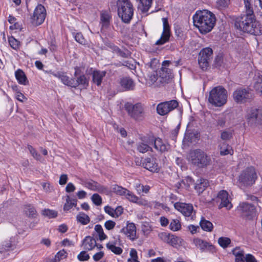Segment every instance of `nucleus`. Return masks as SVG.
<instances>
[{
  "mask_svg": "<svg viewBox=\"0 0 262 262\" xmlns=\"http://www.w3.org/2000/svg\"><path fill=\"white\" fill-rule=\"evenodd\" d=\"M245 11V13L236 19L235 27L240 31L254 35L262 34V27L257 21L254 14L251 0H244Z\"/></svg>",
  "mask_w": 262,
  "mask_h": 262,
  "instance_id": "obj_1",
  "label": "nucleus"
},
{
  "mask_svg": "<svg viewBox=\"0 0 262 262\" xmlns=\"http://www.w3.org/2000/svg\"><path fill=\"white\" fill-rule=\"evenodd\" d=\"M193 24L201 33L206 34L213 28L216 17L215 15L207 10L197 11L193 16Z\"/></svg>",
  "mask_w": 262,
  "mask_h": 262,
  "instance_id": "obj_2",
  "label": "nucleus"
},
{
  "mask_svg": "<svg viewBox=\"0 0 262 262\" xmlns=\"http://www.w3.org/2000/svg\"><path fill=\"white\" fill-rule=\"evenodd\" d=\"M227 90L222 86H217L210 91L208 101L214 106L221 107L227 103Z\"/></svg>",
  "mask_w": 262,
  "mask_h": 262,
  "instance_id": "obj_3",
  "label": "nucleus"
},
{
  "mask_svg": "<svg viewBox=\"0 0 262 262\" xmlns=\"http://www.w3.org/2000/svg\"><path fill=\"white\" fill-rule=\"evenodd\" d=\"M188 160L192 164L199 168L207 167L211 161L207 154L199 149L190 151Z\"/></svg>",
  "mask_w": 262,
  "mask_h": 262,
  "instance_id": "obj_4",
  "label": "nucleus"
},
{
  "mask_svg": "<svg viewBox=\"0 0 262 262\" xmlns=\"http://www.w3.org/2000/svg\"><path fill=\"white\" fill-rule=\"evenodd\" d=\"M118 14L122 20L128 23L132 19L133 14V6L129 0H118Z\"/></svg>",
  "mask_w": 262,
  "mask_h": 262,
  "instance_id": "obj_5",
  "label": "nucleus"
},
{
  "mask_svg": "<svg viewBox=\"0 0 262 262\" xmlns=\"http://www.w3.org/2000/svg\"><path fill=\"white\" fill-rule=\"evenodd\" d=\"M248 125L255 127L262 124V107L251 108L245 116Z\"/></svg>",
  "mask_w": 262,
  "mask_h": 262,
  "instance_id": "obj_6",
  "label": "nucleus"
},
{
  "mask_svg": "<svg viewBox=\"0 0 262 262\" xmlns=\"http://www.w3.org/2000/svg\"><path fill=\"white\" fill-rule=\"evenodd\" d=\"M124 107L128 115L135 120L141 121L144 118V108L141 103L135 104L127 103L125 104Z\"/></svg>",
  "mask_w": 262,
  "mask_h": 262,
  "instance_id": "obj_7",
  "label": "nucleus"
},
{
  "mask_svg": "<svg viewBox=\"0 0 262 262\" xmlns=\"http://www.w3.org/2000/svg\"><path fill=\"white\" fill-rule=\"evenodd\" d=\"M232 97L236 103L243 104L250 101L252 98V95L249 89L239 87L233 92Z\"/></svg>",
  "mask_w": 262,
  "mask_h": 262,
  "instance_id": "obj_8",
  "label": "nucleus"
},
{
  "mask_svg": "<svg viewBox=\"0 0 262 262\" xmlns=\"http://www.w3.org/2000/svg\"><path fill=\"white\" fill-rule=\"evenodd\" d=\"M257 179L255 169L249 167L244 170L238 177V181L244 186L252 185Z\"/></svg>",
  "mask_w": 262,
  "mask_h": 262,
  "instance_id": "obj_9",
  "label": "nucleus"
},
{
  "mask_svg": "<svg viewBox=\"0 0 262 262\" xmlns=\"http://www.w3.org/2000/svg\"><path fill=\"white\" fill-rule=\"evenodd\" d=\"M46 16V10L43 6L38 4L35 8L31 17V23L33 26H38L44 21Z\"/></svg>",
  "mask_w": 262,
  "mask_h": 262,
  "instance_id": "obj_10",
  "label": "nucleus"
},
{
  "mask_svg": "<svg viewBox=\"0 0 262 262\" xmlns=\"http://www.w3.org/2000/svg\"><path fill=\"white\" fill-rule=\"evenodd\" d=\"M179 105L178 102L176 100H171L160 103L157 106L158 114L164 116L176 108Z\"/></svg>",
  "mask_w": 262,
  "mask_h": 262,
  "instance_id": "obj_11",
  "label": "nucleus"
},
{
  "mask_svg": "<svg viewBox=\"0 0 262 262\" xmlns=\"http://www.w3.org/2000/svg\"><path fill=\"white\" fill-rule=\"evenodd\" d=\"M237 210L243 217L251 219L256 215V208L254 205L246 202L241 203L237 207Z\"/></svg>",
  "mask_w": 262,
  "mask_h": 262,
  "instance_id": "obj_12",
  "label": "nucleus"
},
{
  "mask_svg": "<svg viewBox=\"0 0 262 262\" xmlns=\"http://www.w3.org/2000/svg\"><path fill=\"white\" fill-rule=\"evenodd\" d=\"M213 51L210 48H206L202 49L199 57V64L201 68L205 70L209 66V63L212 58Z\"/></svg>",
  "mask_w": 262,
  "mask_h": 262,
  "instance_id": "obj_13",
  "label": "nucleus"
},
{
  "mask_svg": "<svg viewBox=\"0 0 262 262\" xmlns=\"http://www.w3.org/2000/svg\"><path fill=\"white\" fill-rule=\"evenodd\" d=\"M174 208L181 212L187 220H193L195 215V212L193 210V207L190 204L183 203H176Z\"/></svg>",
  "mask_w": 262,
  "mask_h": 262,
  "instance_id": "obj_14",
  "label": "nucleus"
},
{
  "mask_svg": "<svg viewBox=\"0 0 262 262\" xmlns=\"http://www.w3.org/2000/svg\"><path fill=\"white\" fill-rule=\"evenodd\" d=\"M170 61H164L162 63V67L159 71V79L161 81V85L168 83L170 79L172 78V75L170 69L167 67L169 66Z\"/></svg>",
  "mask_w": 262,
  "mask_h": 262,
  "instance_id": "obj_15",
  "label": "nucleus"
},
{
  "mask_svg": "<svg viewBox=\"0 0 262 262\" xmlns=\"http://www.w3.org/2000/svg\"><path fill=\"white\" fill-rule=\"evenodd\" d=\"M163 30L161 37L156 42V45H162L168 42L170 36V29L167 18H162Z\"/></svg>",
  "mask_w": 262,
  "mask_h": 262,
  "instance_id": "obj_16",
  "label": "nucleus"
},
{
  "mask_svg": "<svg viewBox=\"0 0 262 262\" xmlns=\"http://www.w3.org/2000/svg\"><path fill=\"white\" fill-rule=\"evenodd\" d=\"M228 193L226 190H221L217 194L216 201L220 202L219 208L226 207L229 210L232 207V205L228 198Z\"/></svg>",
  "mask_w": 262,
  "mask_h": 262,
  "instance_id": "obj_17",
  "label": "nucleus"
},
{
  "mask_svg": "<svg viewBox=\"0 0 262 262\" xmlns=\"http://www.w3.org/2000/svg\"><path fill=\"white\" fill-rule=\"evenodd\" d=\"M83 185L87 188L93 191H98L100 193H108V189L106 187L101 185L98 183L93 180H86L83 182Z\"/></svg>",
  "mask_w": 262,
  "mask_h": 262,
  "instance_id": "obj_18",
  "label": "nucleus"
},
{
  "mask_svg": "<svg viewBox=\"0 0 262 262\" xmlns=\"http://www.w3.org/2000/svg\"><path fill=\"white\" fill-rule=\"evenodd\" d=\"M120 232L123 233L132 241H134L137 238L136 236V227L133 223H127L126 227L121 229Z\"/></svg>",
  "mask_w": 262,
  "mask_h": 262,
  "instance_id": "obj_19",
  "label": "nucleus"
},
{
  "mask_svg": "<svg viewBox=\"0 0 262 262\" xmlns=\"http://www.w3.org/2000/svg\"><path fill=\"white\" fill-rule=\"evenodd\" d=\"M143 166L152 172H158L160 167L156 160L152 158H147L144 159L142 163Z\"/></svg>",
  "mask_w": 262,
  "mask_h": 262,
  "instance_id": "obj_20",
  "label": "nucleus"
},
{
  "mask_svg": "<svg viewBox=\"0 0 262 262\" xmlns=\"http://www.w3.org/2000/svg\"><path fill=\"white\" fill-rule=\"evenodd\" d=\"M146 84L149 86L160 87L162 86L161 81L159 79V77L156 71H154L153 72L148 75Z\"/></svg>",
  "mask_w": 262,
  "mask_h": 262,
  "instance_id": "obj_21",
  "label": "nucleus"
},
{
  "mask_svg": "<svg viewBox=\"0 0 262 262\" xmlns=\"http://www.w3.org/2000/svg\"><path fill=\"white\" fill-rule=\"evenodd\" d=\"M119 83L124 91H132L135 86V83L133 80L127 76L121 78Z\"/></svg>",
  "mask_w": 262,
  "mask_h": 262,
  "instance_id": "obj_22",
  "label": "nucleus"
},
{
  "mask_svg": "<svg viewBox=\"0 0 262 262\" xmlns=\"http://www.w3.org/2000/svg\"><path fill=\"white\" fill-rule=\"evenodd\" d=\"M209 186V182L207 179L201 178L196 180L194 189L196 192L200 194L203 193Z\"/></svg>",
  "mask_w": 262,
  "mask_h": 262,
  "instance_id": "obj_23",
  "label": "nucleus"
},
{
  "mask_svg": "<svg viewBox=\"0 0 262 262\" xmlns=\"http://www.w3.org/2000/svg\"><path fill=\"white\" fill-rule=\"evenodd\" d=\"M151 145H154V147L162 152L167 151L170 149V145L168 144L164 143L162 140L160 138H157L151 141Z\"/></svg>",
  "mask_w": 262,
  "mask_h": 262,
  "instance_id": "obj_24",
  "label": "nucleus"
},
{
  "mask_svg": "<svg viewBox=\"0 0 262 262\" xmlns=\"http://www.w3.org/2000/svg\"><path fill=\"white\" fill-rule=\"evenodd\" d=\"M73 88H76L78 86L82 88H86L89 85V79L84 75H80L77 77V79L73 81Z\"/></svg>",
  "mask_w": 262,
  "mask_h": 262,
  "instance_id": "obj_25",
  "label": "nucleus"
},
{
  "mask_svg": "<svg viewBox=\"0 0 262 262\" xmlns=\"http://www.w3.org/2000/svg\"><path fill=\"white\" fill-rule=\"evenodd\" d=\"M82 245L85 250L90 251L96 247V241L93 237L87 236L82 241Z\"/></svg>",
  "mask_w": 262,
  "mask_h": 262,
  "instance_id": "obj_26",
  "label": "nucleus"
},
{
  "mask_svg": "<svg viewBox=\"0 0 262 262\" xmlns=\"http://www.w3.org/2000/svg\"><path fill=\"white\" fill-rule=\"evenodd\" d=\"M220 153L222 156H225L228 154L233 155V150L232 147L225 142H221L219 144Z\"/></svg>",
  "mask_w": 262,
  "mask_h": 262,
  "instance_id": "obj_27",
  "label": "nucleus"
},
{
  "mask_svg": "<svg viewBox=\"0 0 262 262\" xmlns=\"http://www.w3.org/2000/svg\"><path fill=\"white\" fill-rule=\"evenodd\" d=\"M105 74V71H94L93 73V81L97 85H100Z\"/></svg>",
  "mask_w": 262,
  "mask_h": 262,
  "instance_id": "obj_28",
  "label": "nucleus"
},
{
  "mask_svg": "<svg viewBox=\"0 0 262 262\" xmlns=\"http://www.w3.org/2000/svg\"><path fill=\"white\" fill-rule=\"evenodd\" d=\"M110 19L111 16L108 12L105 11L101 13L100 16V23L102 29H106L109 26Z\"/></svg>",
  "mask_w": 262,
  "mask_h": 262,
  "instance_id": "obj_29",
  "label": "nucleus"
},
{
  "mask_svg": "<svg viewBox=\"0 0 262 262\" xmlns=\"http://www.w3.org/2000/svg\"><path fill=\"white\" fill-rule=\"evenodd\" d=\"M232 253L235 257V262H245L244 251L239 247H236L233 249Z\"/></svg>",
  "mask_w": 262,
  "mask_h": 262,
  "instance_id": "obj_30",
  "label": "nucleus"
},
{
  "mask_svg": "<svg viewBox=\"0 0 262 262\" xmlns=\"http://www.w3.org/2000/svg\"><path fill=\"white\" fill-rule=\"evenodd\" d=\"M110 48L112 49L114 53H116L121 57L127 58L130 55V52L127 50H122L114 45H111Z\"/></svg>",
  "mask_w": 262,
  "mask_h": 262,
  "instance_id": "obj_31",
  "label": "nucleus"
},
{
  "mask_svg": "<svg viewBox=\"0 0 262 262\" xmlns=\"http://www.w3.org/2000/svg\"><path fill=\"white\" fill-rule=\"evenodd\" d=\"M139 2L138 8L142 12H146L151 7L152 0H137Z\"/></svg>",
  "mask_w": 262,
  "mask_h": 262,
  "instance_id": "obj_32",
  "label": "nucleus"
},
{
  "mask_svg": "<svg viewBox=\"0 0 262 262\" xmlns=\"http://www.w3.org/2000/svg\"><path fill=\"white\" fill-rule=\"evenodd\" d=\"M15 77L19 83L27 85L28 83L25 73L20 69L17 70L15 73Z\"/></svg>",
  "mask_w": 262,
  "mask_h": 262,
  "instance_id": "obj_33",
  "label": "nucleus"
},
{
  "mask_svg": "<svg viewBox=\"0 0 262 262\" xmlns=\"http://www.w3.org/2000/svg\"><path fill=\"white\" fill-rule=\"evenodd\" d=\"M230 117L231 115L229 113L223 114L220 116L216 120L217 125L222 127H224L226 123L229 122Z\"/></svg>",
  "mask_w": 262,
  "mask_h": 262,
  "instance_id": "obj_34",
  "label": "nucleus"
},
{
  "mask_svg": "<svg viewBox=\"0 0 262 262\" xmlns=\"http://www.w3.org/2000/svg\"><path fill=\"white\" fill-rule=\"evenodd\" d=\"M125 196L130 202L144 205L147 204V202L145 201L143 202L141 201H139V198L135 195L133 192H130L128 190H127Z\"/></svg>",
  "mask_w": 262,
  "mask_h": 262,
  "instance_id": "obj_35",
  "label": "nucleus"
},
{
  "mask_svg": "<svg viewBox=\"0 0 262 262\" xmlns=\"http://www.w3.org/2000/svg\"><path fill=\"white\" fill-rule=\"evenodd\" d=\"M200 225L201 228L206 231L210 232L213 229V225L211 222L206 220L204 217H202L200 222Z\"/></svg>",
  "mask_w": 262,
  "mask_h": 262,
  "instance_id": "obj_36",
  "label": "nucleus"
},
{
  "mask_svg": "<svg viewBox=\"0 0 262 262\" xmlns=\"http://www.w3.org/2000/svg\"><path fill=\"white\" fill-rule=\"evenodd\" d=\"M77 205V200L71 199L69 195L66 196V202L63 206L64 211H68L73 207H75Z\"/></svg>",
  "mask_w": 262,
  "mask_h": 262,
  "instance_id": "obj_37",
  "label": "nucleus"
},
{
  "mask_svg": "<svg viewBox=\"0 0 262 262\" xmlns=\"http://www.w3.org/2000/svg\"><path fill=\"white\" fill-rule=\"evenodd\" d=\"M76 219L78 222L84 225L88 224L90 221L89 216L83 212L79 213Z\"/></svg>",
  "mask_w": 262,
  "mask_h": 262,
  "instance_id": "obj_38",
  "label": "nucleus"
},
{
  "mask_svg": "<svg viewBox=\"0 0 262 262\" xmlns=\"http://www.w3.org/2000/svg\"><path fill=\"white\" fill-rule=\"evenodd\" d=\"M106 246L108 249L111 250L115 254L120 255L122 253V249L119 247L116 246L114 243L112 242H108L106 244Z\"/></svg>",
  "mask_w": 262,
  "mask_h": 262,
  "instance_id": "obj_39",
  "label": "nucleus"
},
{
  "mask_svg": "<svg viewBox=\"0 0 262 262\" xmlns=\"http://www.w3.org/2000/svg\"><path fill=\"white\" fill-rule=\"evenodd\" d=\"M169 229L173 231H177L181 229V224L179 220L172 219L169 225Z\"/></svg>",
  "mask_w": 262,
  "mask_h": 262,
  "instance_id": "obj_40",
  "label": "nucleus"
},
{
  "mask_svg": "<svg viewBox=\"0 0 262 262\" xmlns=\"http://www.w3.org/2000/svg\"><path fill=\"white\" fill-rule=\"evenodd\" d=\"M193 242L195 245L201 250H205L208 246V242L200 238H195Z\"/></svg>",
  "mask_w": 262,
  "mask_h": 262,
  "instance_id": "obj_41",
  "label": "nucleus"
},
{
  "mask_svg": "<svg viewBox=\"0 0 262 262\" xmlns=\"http://www.w3.org/2000/svg\"><path fill=\"white\" fill-rule=\"evenodd\" d=\"M127 189L120 186L115 185L112 187V191L118 195L125 196Z\"/></svg>",
  "mask_w": 262,
  "mask_h": 262,
  "instance_id": "obj_42",
  "label": "nucleus"
},
{
  "mask_svg": "<svg viewBox=\"0 0 262 262\" xmlns=\"http://www.w3.org/2000/svg\"><path fill=\"white\" fill-rule=\"evenodd\" d=\"M232 138V133L229 130H222L221 132V139L225 141H229Z\"/></svg>",
  "mask_w": 262,
  "mask_h": 262,
  "instance_id": "obj_43",
  "label": "nucleus"
},
{
  "mask_svg": "<svg viewBox=\"0 0 262 262\" xmlns=\"http://www.w3.org/2000/svg\"><path fill=\"white\" fill-rule=\"evenodd\" d=\"M12 247V244L10 240L4 242L1 246H0V253L9 251Z\"/></svg>",
  "mask_w": 262,
  "mask_h": 262,
  "instance_id": "obj_44",
  "label": "nucleus"
},
{
  "mask_svg": "<svg viewBox=\"0 0 262 262\" xmlns=\"http://www.w3.org/2000/svg\"><path fill=\"white\" fill-rule=\"evenodd\" d=\"M60 80L64 84L73 88V81L74 79L70 78L64 73Z\"/></svg>",
  "mask_w": 262,
  "mask_h": 262,
  "instance_id": "obj_45",
  "label": "nucleus"
},
{
  "mask_svg": "<svg viewBox=\"0 0 262 262\" xmlns=\"http://www.w3.org/2000/svg\"><path fill=\"white\" fill-rule=\"evenodd\" d=\"M95 230L99 234V239L101 241L104 240L106 238L107 236L103 232L102 226L100 225L97 224L95 226Z\"/></svg>",
  "mask_w": 262,
  "mask_h": 262,
  "instance_id": "obj_46",
  "label": "nucleus"
},
{
  "mask_svg": "<svg viewBox=\"0 0 262 262\" xmlns=\"http://www.w3.org/2000/svg\"><path fill=\"white\" fill-rule=\"evenodd\" d=\"M231 240L228 237H221L218 239L219 244L223 248H226L230 244Z\"/></svg>",
  "mask_w": 262,
  "mask_h": 262,
  "instance_id": "obj_47",
  "label": "nucleus"
},
{
  "mask_svg": "<svg viewBox=\"0 0 262 262\" xmlns=\"http://www.w3.org/2000/svg\"><path fill=\"white\" fill-rule=\"evenodd\" d=\"M130 258L128 259V262H140L138 260L137 252L135 249L132 248L129 252Z\"/></svg>",
  "mask_w": 262,
  "mask_h": 262,
  "instance_id": "obj_48",
  "label": "nucleus"
},
{
  "mask_svg": "<svg viewBox=\"0 0 262 262\" xmlns=\"http://www.w3.org/2000/svg\"><path fill=\"white\" fill-rule=\"evenodd\" d=\"M151 149V147L143 143H139L137 146V150L141 153H145Z\"/></svg>",
  "mask_w": 262,
  "mask_h": 262,
  "instance_id": "obj_49",
  "label": "nucleus"
},
{
  "mask_svg": "<svg viewBox=\"0 0 262 262\" xmlns=\"http://www.w3.org/2000/svg\"><path fill=\"white\" fill-rule=\"evenodd\" d=\"M25 211L28 216L31 217H33L36 213L35 209L31 205H26Z\"/></svg>",
  "mask_w": 262,
  "mask_h": 262,
  "instance_id": "obj_50",
  "label": "nucleus"
},
{
  "mask_svg": "<svg viewBox=\"0 0 262 262\" xmlns=\"http://www.w3.org/2000/svg\"><path fill=\"white\" fill-rule=\"evenodd\" d=\"M67 257V253L64 250L59 251L54 256V258L57 262H59L61 259Z\"/></svg>",
  "mask_w": 262,
  "mask_h": 262,
  "instance_id": "obj_51",
  "label": "nucleus"
},
{
  "mask_svg": "<svg viewBox=\"0 0 262 262\" xmlns=\"http://www.w3.org/2000/svg\"><path fill=\"white\" fill-rule=\"evenodd\" d=\"M42 214L45 216H48L49 218H54L57 215V212L56 211L50 209H45L42 211Z\"/></svg>",
  "mask_w": 262,
  "mask_h": 262,
  "instance_id": "obj_52",
  "label": "nucleus"
},
{
  "mask_svg": "<svg viewBox=\"0 0 262 262\" xmlns=\"http://www.w3.org/2000/svg\"><path fill=\"white\" fill-rule=\"evenodd\" d=\"M94 204L97 206H99L102 204L101 197L97 193L94 194L91 198Z\"/></svg>",
  "mask_w": 262,
  "mask_h": 262,
  "instance_id": "obj_53",
  "label": "nucleus"
},
{
  "mask_svg": "<svg viewBox=\"0 0 262 262\" xmlns=\"http://www.w3.org/2000/svg\"><path fill=\"white\" fill-rule=\"evenodd\" d=\"M28 149L29 150L32 156L36 160H40L41 158L40 155L36 151V150L30 145H28Z\"/></svg>",
  "mask_w": 262,
  "mask_h": 262,
  "instance_id": "obj_54",
  "label": "nucleus"
},
{
  "mask_svg": "<svg viewBox=\"0 0 262 262\" xmlns=\"http://www.w3.org/2000/svg\"><path fill=\"white\" fill-rule=\"evenodd\" d=\"M254 88L259 94L262 93V77L259 78V80L255 83Z\"/></svg>",
  "mask_w": 262,
  "mask_h": 262,
  "instance_id": "obj_55",
  "label": "nucleus"
},
{
  "mask_svg": "<svg viewBox=\"0 0 262 262\" xmlns=\"http://www.w3.org/2000/svg\"><path fill=\"white\" fill-rule=\"evenodd\" d=\"M168 239L169 240H168L167 243L174 246L178 244V241L179 240V238L178 237L174 236L173 235L170 234Z\"/></svg>",
  "mask_w": 262,
  "mask_h": 262,
  "instance_id": "obj_56",
  "label": "nucleus"
},
{
  "mask_svg": "<svg viewBox=\"0 0 262 262\" xmlns=\"http://www.w3.org/2000/svg\"><path fill=\"white\" fill-rule=\"evenodd\" d=\"M78 259L80 261L88 260L90 258V256L86 253V251H81L77 256Z\"/></svg>",
  "mask_w": 262,
  "mask_h": 262,
  "instance_id": "obj_57",
  "label": "nucleus"
},
{
  "mask_svg": "<svg viewBox=\"0 0 262 262\" xmlns=\"http://www.w3.org/2000/svg\"><path fill=\"white\" fill-rule=\"evenodd\" d=\"M75 39L76 41L80 44L84 45L85 43V39H84L83 35L81 33H77L75 35Z\"/></svg>",
  "mask_w": 262,
  "mask_h": 262,
  "instance_id": "obj_58",
  "label": "nucleus"
},
{
  "mask_svg": "<svg viewBox=\"0 0 262 262\" xmlns=\"http://www.w3.org/2000/svg\"><path fill=\"white\" fill-rule=\"evenodd\" d=\"M170 235V234L168 233L163 232L158 234V237L160 238L161 240L167 243L168 240H169L168 239L169 238Z\"/></svg>",
  "mask_w": 262,
  "mask_h": 262,
  "instance_id": "obj_59",
  "label": "nucleus"
},
{
  "mask_svg": "<svg viewBox=\"0 0 262 262\" xmlns=\"http://www.w3.org/2000/svg\"><path fill=\"white\" fill-rule=\"evenodd\" d=\"M159 64V61L157 59L154 58L151 59L150 62L147 64V66H148L151 70H154L157 68Z\"/></svg>",
  "mask_w": 262,
  "mask_h": 262,
  "instance_id": "obj_60",
  "label": "nucleus"
},
{
  "mask_svg": "<svg viewBox=\"0 0 262 262\" xmlns=\"http://www.w3.org/2000/svg\"><path fill=\"white\" fill-rule=\"evenodd\" d=\"M9 44L14 49H17L19 47V42L13 37H11L9 40Z\"/></svg>",
  "mask_w": 262,
  "mask_h": 262,
  "instance_id": "obj_61",
  "label": "nucleus"
},
{
  "mask_svg": "<svg viewBox=\"0 0 262 262\" xmlns=\"http://www.w3.org/2000/svg\"><path fill=\"white\" fill-rule=\"evenodd\" d=\"M115 222L111 220L106 221L104 224L105 228L108 230H112L115 227Z\"/></svg>",
  "mask_w": 262,
  "mask_h": 262,
  "instance_id": "obj_62",
  "label": "nucleus"
},
{
  "mask_svg": "<svg viewBox=\"0 0 262 262\" xmlns=\"http://www.w3.org/2000/svg\"><path fill=\"white\" fill-rule=\"evenodd\" d=\"M42 186L45 191L46 192H51L53 190V187L51 185L50 183H43L42 184Z\"/></svg>",
  "mask_w": 262,
  "mask_h": 262,
  "instance_id": "obj_63",
  "label": "nucleus"
},
{
  "mask_svg": "<svg viewBox=\"0 0 262 262\" xmlns=\"http://www.w3.org/2000/svg\"><path fill=\"white\" fill-rule=\"evenodd\" d=\"M244 260L246 262H257L256 258L251 254H246Z\"/></svg>",
  "mask_w": 262,
  "mask_h": 262,
  "instance_id": "obj_64",
  "label": "nucleus"
}]
</instances>
